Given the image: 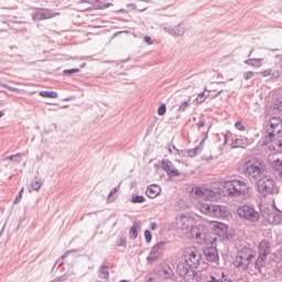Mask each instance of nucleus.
Segmentation results:
<instances>
[{
	"label": "nucleus",
	"instance_id": "2f4dec72",
	"mask_svg": "<svg viewBox=\"0 0 282 282\" xmlns=\"http://www.w3.org/2000/svg\"><path fill=\"white\" fill-rule=\"evenodd\" d=\"M273 166L282 175V162L278 160V161L274 162Z\"/></svg>",
	"mask_w": 282,
	"mask_h": 282
},
{
	"label": "nucleus",
	"instance_id": "393cba45",
	"mask_svg": "<svg viewBox=\"0 0 282 282\" xmlns=\"http://www.w3.org/2000/svg\"><path fill=\"white\" fill-rule=\"evenodd\" d=\"M100 279H109V269L107 267H101L99 269Z\"/></svg>",
	"mask_w": 282,
	"mask_h": 282
},
{
	"label": "nucleus",
	"instance_id": "0eeeda50",
	"mask_svg": "<svg viewBox=\"0 0 282 282\" xmlns=\"http://www.w3.org/2000/svg\"><path fill=\"white\" fill-rule=\"evenodd\" d=\"M237 215L241 219H246L247 221H259L261 219V215L254 207L250 205H242L237 208Z\"/></svg>",
	"mask_w": 282,
	"mask_h": 282
},
{
	"label": "nucleus",
	"instance_id": "f704fd0d",
	"mask_svg": "<svg viewBox=\"0 0 282 282\" xmlns=\"http://www.w3.org/2000/svg\"><path fill=\"white\" fill-rule=\"evenodd\" d=\"M23 191L24 188H22L19 193V195L17 196L14 204H19V202H21V199H23Z\"/></svg>",
	"mask_w": 282,
	"mask_h": 282
},
{
	"label": "nucleus",
	"instance_id": "a18cd8bd",
	"mask_svg": "<svg viewBox=\"0 0 282 282\" xmlns=\"http://www.w3.org/2000/svg\"><path fill=\"white\" fill-rule=\"evenodd\" d=\"M150 228L151 230H155V228H158V224L155 223L150 224Z\"/></svg>",
	"mask_w": 282,
	"mask_h": 282
},
{
	"label": "nucleus",
	"instance_id": "cd10ccee",
	"mask_svg": "<svg viewBox=\"0 0 282 282\" xmlns=\"http://www.w3.org/2000/svg\"><path fill=\"white\" fill-rule=\"evenodd\" d=\"M132 202H133V204H142V202H144V196L133 195Z\"/></svg>",
	"mask_w": 282,
	"mask_h": 282
},
{
	"label": "nucleus",
	"instance_id": "58836bf2",
	"mask_svg": "<svg viewBox=\"0 0 282 282\" xmlns=\"http://www.w3.org/2000/svg\"><path fill=\"white\" fill-rule=\"evenodd\" d=\"M144 41L147 42L148 45H153V40L150 36H145Z\"/></svg>",
	"mask_w": 282,
	"mask_h": 282
},
{
	"label": "nucleus",
	"instance_id": "2eb2a0df",
	"mask_svg": "<svg viewBox=\"0 0 282 282\" xmlns=\"http://www.w3.org/2000/svg\"><path fill=\"white\" fill-rule=\"evenodd\" d=\"M164 254V249L162 248V243H159L154 246L148 257L149 263H154V261H158Z\"/></svg>",
	"mask_w": 282,
	"mask_h": 282
},
{
	"label": "nucleus",
	"instance_id": "423d86ee",
	"mask_svg": "<svg viewBox=\"0 0 282 282\" xmlns=\"http://www.w3.org/2000/svg\"><path fill=\"white\" fill-rule=\"evenodd\" d=\"M256 252L250 248L242 249L239 254L236 257L235 265L236 268H241V270H247L248 265L252 263Z\"/></svg>",
	"mask_w": 282,
	"mask_h": 282
},
{
	"label": "nucleus",
	"instance_id": "aec40b11",
	"mask_svg": "<svg viewBox=\"0 0 282 282\" xmlns=\"http://www.w3.org/2000/svg\"><path fill=\"white\" fill-rule=\"evenodd\" d=\"M199 153H202V148H195L192 150H186L184 152V156L185 158H195L196 155H199Z\"/></svg>",
	"mask_w": 282,
	"mask_h": 282
},
{
	"label": "nucleus",
	"instance_id": "37998d69",
	"mask_svg": "<svg viewBox=\"0 0 282 282\" xmlns=\"http://www.w3.org/2000/svg\"><path fill=\"white\" fill-rule=\"evenodd\" d=\"M270 74H272V70H271V69H269V70H263V72L261 73V75H262L263 77L270 76Z\"/></svg>",
	"mask_w": 282,
	"mask_h": 282
},
{
	"label": "nucleus",
	"instance_id": "4c0bfd02",
	"mask_svg": "<svg viewBox=\"0 0 282 282\" xmlns=\"http://www.w3.org/2000/svg\"><path fill=\"white\" fill-rule=\"evenodd\" d=\"M252 76H254V73H252V72H247V73H245L243 78H245L246 80H250V78H252Z\"/></svg>",
	"mask_w": 282,
	"mask_h": 282
},
{
	"label": "nucleus",
	"instance_id": "ea45409f",
	"mask_svg": "<svg viewBox=\"0 0 282 282\" xmlns=\"http://www.w3.org/2000/svg\"><path fill=\"white\" fill-rule=\"evenodd\" d=\"M187 107H188V102H187V101H184V102L180 106V109H181V111H184Z\"/></svg>",
	"mask_w": 282,
	"mask_h": 282
},
{
	"label": "nucleus",
	"instance_id": "79ce46f5",
	"mask_svg": "<svg viewBox=\"0 0 282 282\" xmlns=\"http://www.w3.org/2000/svg\"><path fill=\"white\" fill-rule=\"evenodd\" d=\"M116 193H118V188H113V189L109 193L108 199H111V197H113V195H116Z\"/></svg>",
	"mask_w": 282,
	"mask_h": 282
},
{
	"label": "nucleus",
	"instance_id": "72a5a7b5",
	"mask_svg": "<svg viewBox=\"0 0 282 282\" xmlns=\"http://www.w3.org/2000/svg\"><path fill=\"white\" fill-rule=\"evenodd\" d=\"M158 113L160 116H164V113H166V105H162L159 109H158Z\"/></svg>",
	"mask_w": 282,
	"mask_h": 282
},
{
	"label": "nucleus",
	"instance_id": "412c9836",
	"mask_svg": "<svg viewBox=\"0 0 282 282\" xmlns=\"http://www.w3.org/2000/svg\"><path fill=\"white\" fill-rule=\"evenodd\" d=\"M246 147L247 144L241 139H236L231 142V149H246Z\"/></svg>",
	"mask_w": 282,
	"mask_h": 282
},
{
	"label": "nucleus",
	"instance_id": "b1692460",
	"mask_svg": "<svg viewBox=\"0 0 282 282\" xmlns=\"http://www.w3.org/2000/svg\"><path fill=\"white\" fill-rule=\"evenodd\" d=\"M208 93H206V90H204L203 93H200L197 97H196V102L198 105H202V102H206V99H208Z\"/></svg>",
	"mask_w": 282,
	"mask_h": 282
},
{
	"label": "nucleus",
	"instance_id": "f257e3e1",
	"mask_svg": "<svg viewBox=\"0 0 282 282\" xmlns=\"http://www.w3.org/2000/svg\"><path fill=\"white\" fill-rule=\"evenodd\" d=\"M265 144H270V151H275V153H282V140L279 139V133H282L281 117H271L265 126Z\"/></svg>",
	"mask_w": 282,
	"mask_h": 282
},
{
	"label": "nucleus",
	"instance_id": "6ab92c4d",
	"mask_svg": "<svg viewBox=\"0 0 282 282\" xmlns=\"http://www.w3.org/2000/svg\"><path fill=\"white\" fill-rule=\"evenodd\" d=\"M162 189L160 188L159 185H150L145 193L148 197H150V199H155V197H158V195H160Z\"/></svg>",
	"mask_w": 282,
	"mask_h": 282
},
{
	"label": "nucleus",
	"instance_id": "c9c22d12",
	"mask_svg": "<svg viewBox=\"0 0 282 282\" xmlns=\"http://www.w3.org/2000/svg\"><path fill=\"white\" fill-rule=\"evenodd\" d=\"M78 72H80L79 68L65 69L64 74H78Z\"/></svg>",
	"mask_w": 282,
	"mask_h": 282
},
{
	"label": "nucleus",
	"instance_id": "f8f14e48",
	"mask_svg": "<svg viewBox=\"0 0 282 282\" xmlns=\"http://www.w3.org/2000/svg\"><path fill=\"white\" fill-rule=\"evenodd\" d=\"M205 91L207 93L209 100H215V98H218V96L224 94V88H221V83L214 82L206 87Z\"/></svg>",
	"mask_w": 282,
	"mask_h": 282
},
{
	"label": "nucleus",
	"instance_id": "de8ad7c7",
	"mask_svg": "<svg viewBox=\"0 0 282 282\" xmlns=\"http://www.w3.org/2000/svg\"><path fill=\"white\" fill-rule=\"evenodd\" d=\"M228 138H229V135H228V134H225V140H226V142H228Z\"/></svg>",
	"mask_w": 282,
	"mask_h": 282
},
{
	"label": "nucleus",
	"instance_id": "5701e85b",
	"mask_svg": "<svg viewBox=\"0 0 282 282\" xmlns=\"http://www.w3.org/2000/svg\"><path fill=\"white\" fill-rule=\"evenodd\" d=\"M138 228H140V225L134 223L130 229V239H138Z\"/></svg>",
	"mask_w": 282,
	"mask_h": 282
},
{
	"label": "nucleus",
	"instance_id": "bb28decb",
	"mask_svg": "<svg viewBox=\"0 0 282 282\" xmlns=\"http://www.w3.org/2000/svg\"><path fill=\"white\" fill-rule=\"evenodd\" d=\"M192 237H195V239H199L202 237V230H199V227H192Z\"/></svg>",
	"mask_w": 282,
	"mask_h": 282
},
{
	"label": "nucleus",
	"instance_id": "09e8293b",
	"mask_svg": "<svg viewBox=\"0 0 282 282\" xmlns=\"http://www.w3.org/2000/svg\"><path fill=\"white\" fill-rule=\"evenodd\" d=\"M2 116H4V113H3V111H0V118H1Z\"/></svg>",
	"mask_w": 282,
	"mask_h": 282
},
{
	"label": "nucleus",
	"instance_id": "c85d7f7f",
	"mask_svg": "<svg viewBox=\"0 0 282 282\" xmlns=\"http://www.w3.org/2000/svg\"><path fill=\"white\" fill-rule=\"evenodd\" d=\"M31 186H32L33 191H39L42 186L41 181H39V180L33 181Z\"/></svg>",
	"mask_w": 282,
	"mask_h": 282
},
{
	"label": "nucleus",
	"instance_id": "a878e982",
	"mask_svg": "<svg viewBox=\"0 0 282 282\" xmlns=\"http://www.w3.org/2000/svg\"><path fill=\"white\" fill-rule=\"evenodd\" d=\"M273 109H276L278 111H282V96L278 97L273 102Z\"/></svg>",
	"mask_w": 282,
	"mask_h": 282
},
{
	"label": "nucleus",
	"instance_id": "c03bdc74",
	"mask_svg": "<svg viewBox=\"0 0 282 282\" xmlns=\"http://www.w3.org/2000/svg\"><path fill=\"white\" fill-rule=\"evenodd\" d=\"M207 243H209V246H215V243H217V238H213L212 240H207Z\"/></svg>",
	"mask_w": 282,
	"mask_h": 282
},
{
	"label": "nucleus",
	"instance_id": "4468645a",
	"mask_svg": "<svg viewBox=\"0 0 282 282\" xmlns=\"http://www.w3.org/2000/svg\"><path fill=\"white\" fill-rule=\"evenodd\" d=\"M250 191L248 183L239 180L234 181V195H246Z\"/></svg>",
	"mask_w": 282,
	"mask_h": 282
},
{
	"label": "nucleus",
	"instance_id": "e433bc0d",
	"mask_svg": "<svg viewBox=\"0 0 282 282\" xmlns=\"http://www.w3.org/2000/svg\"><path fill=\"white\" fill-rule=\"evenodd\" d=\"M269 221H271V224H281V216H274L273 219L269 218Z\"/></svg>",
	"mask_w": 282,
	"mask_h": 282
},
{
	"label": "nucleus",
	"instance_id": "7c9ffc66",
	"mask_svg": "<svg viewBox=\"0 0 282 282\" xmlns=\"http://www.w3.org/2000/svg\"><path fill=\"white\" fill-rule=\"evenodd\" d=\"M144 238H145L147 243H151V240L153 239V236L151 235V231L145 230L144 231Z\"/></svg>",
	"mask_w": 282,
	"mask_h": 282
},
{
	"label": "nucleus",
	"instance_id": "a19ab883",
	"mask_svg": "<svg viewBox=\"0 0 282 282\" xmlns=\"http://www.w3.org/2000/svg\"><path fill=\"white\" fill-rule=\"evenodd\" d=\"M100 3H104V4L101 6L102 9L109 8V6H111L110 3H107V0H100Z\"/></svg>",
	"mask_w": 282,
	"mask_h": 282
},
{
	"label": "nucleus",
	"instance_id": "473e14b6",
	"mask_svg": "<svg viewBox=\"0 0 282 282\" xmlns=\"http://www.w3.org/2000/svg\"><path fill=\"white\" fill-rule=\"evenodd\" d=\"M235 127L238 131H246V127L243 126V123H241V121H237L235 123Z\"/></svg>",
	"mask_w": 282,
	"mask_h": 282
},
{
	"label": "nucleus",
	"instance_id": "6e6552de",
	"mask_svg": "<svg viewBox=\"0 0 282 282\" xmlns=\"http://www.w3.org/2000/svg\"><path fill=\"white\" fill-rule=\"evenodd\" d=\"M270 250H272V245L268 240H262L258 245V259L256 260L257 268H265V260L268 259V254H270Z\"/></svg>",
	"mask_w": 282,
	"mask_h": 282
},
{
	"label": "nucleus",
	"instance_id": "20e7f679",
	"mask_svg": "<svg viewBox=\"0 0 282 282\" xmlns=\"http://www.w3.org/2000/svg\"><path fill=\"white\" fill-rule=\"evenodd\" d=\"M197 208L203 215H207V217H215L216 219L228 217V209L221 205L199 203Z\"/></svg>",
	"mask_w": 282,
	"mask_h": 282
},
{
	"label": "nucleus",
	"instance_id": "ddd939ff",
	"mask_svg": "<svg viewBox=\"0 0 282 282\" xmlns=\"http://www.w3.org/2000/svg\"><path fill=\"white\" fill-rule=\"evenodd\" d=\"M56 13H52V11L47 9H39L35 13H33V21H45L47 19H54Z\"/></svg>",
	"mask_w": 282,
	"mask_h": 282
},
{
	"label": "nucleus",
	"instance_id": "39448f33",
	"mask_svg": "<svg viewBox=\"0 0 282 282\" xmlns=\"http://www.w3.org/2000/svg\"><path fill=\"white\" fill-rule=\"evenodd\" d=\"M183 261L187 265L185 268H199L202 254H199V251L195 247H191L184 251Z\"/></svg>",
	"mask_w": 282,
	"mask_h": 282
},
{
	"label": "nucleus",
	"instance_id": "dca6fc26",
	"mask_svg": "<svg viewBox=\"0 0 282 282\" xmlns=\"http://www.w3.org/2000/svg\"><path fill=\"white\" fill-rule=\"evenodd\" d=\"M162 166H163V171H165V173L167 175H170V177H177V176H180V170L175 169V166L173 165V162H171V161H163L162 162Z\"/></svg>",
	"mask_w": 282,
	"mask_h": 282
},
{
	"label": "nucleus",
	"instance_id": "c756f323",
	"mask_svg": "<svg viewBox=\"0 0 282 282\" xmlns=\"http://www.w3.org/2000/svg\"><path fill=\"white\" fill-rule=\"evenodd\" d=\"M251 67H261V59H251L249 61Z\"/></svg>",
	"mask_w": 282,
	"mask_h": 282
},
{
	"label": "nucleus",
	"instance_id": "4be33fe9",
	"mask_svg": "<svg viewBox=\"0 0 282 282\" xmlns=\"http://www.w3.org/2000/svg\"><path fill=\"white\" fill-rule=\"evenodd\" d=\"M40 96H42V98H58V93L56 91H40Z\"/></svg>",
	"mask_w": 282,
	"mask_h": 282
},
{
	"label": "nucleus",
	"instance_id": "f03ea898",
	"mask_svg": "<svg viewBox=\"0 0 282 282\" xmlns=\"http://www.w3.org/2000/svg\"><path fill=\"white\" fill-rule=\"evenodd\" d=\"M187 193L192 199H204V202H217L221 197L219 189L206 185H189Z\"/></svg>",
	"mask_w": 282,
	"mask_h": 282
},
{
	"label": "nucleus",
	"instance_id": "9d476101",
	"mask_svg": "<svg viewBox=\"0 0 282 282\" xmlns=\"http://www.w3.org/2000/svg\"><path fill=\"white\" fill-rule=\"evenodd\" d=\"M209 228L218 235V237H228L230 232V227L224 223H219L217 220H209L208 221Z\"/></svg>",
	"mask_w": 282,
	"mask_h": 282
},
{
	"label": "nucleus",
	"instance_id": "49530a36",
	"mask_svg": "<svg viewBox=\"0 0 282 282\" xmlns=\"http://www.w3.org/2000/svg\"><path fill=\"white\" fill-rule=\"evenodd\" d=\"M206 123L204 122V121H200L199 123H198V127H204Z\"/></svg>",
	"mask_w": 282,
	"mask_h": 282
},
{
	"label": "nucleus",
	"instance_id": "f3484780",
	"mask_svg": "<svg viewBox=\"0 0 282 282\" xmlns=\"http://www.w3.org/2000/svg\"><path fill=\"white\" fill-rule=\"evenodd\" d=\"M224 195H235V181H227L220 184Z\"/></svg>",
	"mask_w": 282,
	"mask_h": 282
},
{
	"label": "nucleus",
	"instance_id": "1a4fd4ad",
	"mask_svg": "<svg viewBox=\"0 0 282 282\" xmlns=\"http://www.w3.org/2000/svg\"><path fill=\"white\" fill-rule=\"evenodd\" d=\"M258 191L263 197H268V195H274V193L279 192V189H276L274 181L270 178L260 180L258 182Z\"/></svg>",
	"mask_w": 282,
	"mask_h": 282
},
{
	"label": "nucleus",
	"instance_id": "a211bd4d",
	"mask_svg": "<svg viewBox=\"0 0 282 282\" xmlns=\"http://www.w3.org/2000/svg\"><path fill=\"white\" fill-rule=\"evenodd\" d=\"M205 257L207 261H213L214 263L219 261V253L217 252V248L210 247L205 250Z\"/></svg>",
	"mask_w": 282,
	"mask_h": 282
},
{
	"label": "nucleus",
	"instance_id": "9b49d317",
	"mask_svg": "<svg viewBox=\"0 0 282 282\" xmlns=\"http://www.w3.org/2000/svg\"><path fill=\"white\" fill-rule=\"evenodd\" d=\"M177 272L181 276H185V282H199L202 281V278H199V274L195 272L188 273V268L184 265V263H180L177 265Z\"/></svg>",
	"mask_w": 282,
	"mask_h": 282
},
{
	"label": "nucleus",
	"instance_id": "7ed1b4c3",
	"mask_svg": "<svg viewBox=\"0 0 282 282\" xmlns=\"http://www.w3.org/2000/svg\"><path fill=\"white\" fill-rule=\"evenodd\" d=\"M242 173L247 177L257 180V177H261L265 173V164L258 159H249L242 164Z\"/></svg>",
	"mask_w": 282,
	"mask_h": 282
}]
</instances>
